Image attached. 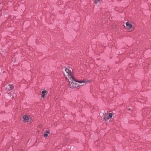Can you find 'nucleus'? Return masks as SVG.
<instances>
[{
	"instance_id": "nucleus-2",
	"label": "nucleus",
	"mask_w": 151,
	"mask_h": 151,
	"mask_svg": "<svg viewBox=\"0 0 151 151\" xmlns=\"http://www.w3.org/2000/svg\"><path fill=\"white\" fill-rule=\"evenodd\" d=\"M65 71V72L64 73V74L69 83L74 78L72 73V69L68 68H66Z\"/></svg>"
},
{
	"instance_id": "nucleus-1",
	"label": "nucleus",
	"mask_w": 151,
	"mask_h": 151,
	"mask_svg": "<svg viewBox=\"0 0 151 151\" xmlns=\"http://www.w3.org/2000/svg\"><path fill=\"white\" fill-rule=\"evenodd\" d=\"M86 83V81H78L74 78L69 83V87L72 89L74 88L79 87L83 85Z\"/></svg>"
},
{
	"instance_id": "nucleus-9",
	"label": "nucleus",
	"mask_w": 151,
	"mask_h": 151,
	"mask_svg": "<svg viewBox=\"0 0 151 151\" xmlns=\"http://www.w3.org/2000/svg\"><path fill=\"white\" fill-rule=\"evenodd\" d=\"M45 133L44 134V136L45 137H46L47 136V133H46V132H45Z\"/></svg>"
},
{
	"instance_id": "nucleus-8",
	"label": "nucleus",
	"mask_w": 151,
	"mask_h": 151,
	"mask_svg": "<svg viewBox=\"0 0 151 151\" xmlns=\"http://www.w3.org/2000/svg\"><path fill=\"white\" fill-rule=\"evenodd\" d=\"M108 116L109 117V118H111L112 117L113 114L112 113H110L109 114Z\"/></svg>"
},
{
	"instance_id": "nucleus-7",
	"label": "nucleus",
	"mask_w": 151,
	"mask_h": 151,
	"mask_svg": "<svg viewBox=\"0 0 151 151\" xmlns=\"http://www.w3.org/2000/svg\"><path fill=\"white\" fill-rule=\"evenodd\" d=\"M42 94L41 97L43 98L45 97V95L47 94V92L46 91H43L42 92Z\"/></svg>"
},
{
	"instance_id": "nucleus-3",
	"label": "nucleus",
	"mask_w": 151,
	"mask_h": 151,
	"mask_svg": "<svg viewBox=\"0 0 151 151\" xmlns=\"http://www.w3.org/2000/svg\"><path fill=\"white\" fill-rule=\"evenodd\" d=\"M23 121L25 122H27L29 121H30L31 120V118L30 116H28L26 115H24L23 117Z\"/></svg>"
},
{
	"instance_id": "nucleus-10",
	"label": "nucleus",
	"mask_w": 151,
	"mask_h": 151,
	"mask_svg": "<svg viewBox=\"0 0 151 151\" xmlns=\"http://www.w3.org/2000/svg\"><path fill=\"white\" fill-rule=\"evenodd\" d=\"M46 133H47V134H49L50 133V131L49 130V131H47L46 132H45Z\"/></svg>"
},
{
	"instance_id": "nucleus-5",
	"label": "nucleus",
	"mask_w": 151,
	"mask_h": 151,
	"mask_svg": "<svg viewBox=\"0 0 151 151\" xmlns=\"http://www.w3.org/2000/svg\"><path fill=\"white\" fill-rule=\"evenodd\" d=\"M104 119L105 120V121H106L107 120L109 119L110 118L108 116V115L107 114H106L103 117Z\"/></svg>"
},
{
	"instance_id": "nucleus-4",
	"label": "nucleus",
	"mask_w": 151,
	"mask_h": 151,
	"mask_svg": "<svg viewBox=\"0 0 151 151\" xmlns=\"http://www.w3.org/2000/svg\"><path fill=\"white\" fill-rule=\"evenodd\" d=\"M5 87L9 91L12 90L14 88L13 86L10 84L6 85Z\"/></svg>"
},
{
	"instance_id": "nucleus-6",
	"label": "nucleus",
	"mask_w": 151,
	"mask_h": 151,
	"mask_svg": "<svg viewBox=\"0 0 151 151\" xmlns=\"http://www.w3.org/2000/svg\"><path fill=\"white\" fill-rule=\"evenodd\" d=\"M126 25L127 27H128V29L129 30L132 27V25L131 24H129L128 22H126Z\"/></svg>"
},
{
	"instance_id": "nucleus-11",
	"label": "nucleus",
	"mask_w": 151,
	"mask_h": 151,
	"mask_svg": "<svg viewBox=\"0 0 151 151\" xmlns=\"http://www.w3.org/2000/svg\"><path fill=\"white\" fill-rule=\"evenodd\" d=\"M128 110H130V109H128Z\"/></svg>"
}]
</instances>
